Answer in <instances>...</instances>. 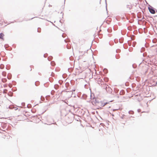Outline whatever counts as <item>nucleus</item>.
Instances as JSON below:
<instances>
[{
    "label": "nucleus",
    "instance_id": "f257e3e1",
    "mask_svg": "<svg viewBox=\"0 0 157 157\" xmlns=\"http://www.w3.org/2000/svg\"><path fill=\"white\" fill-rule=\"evenodd\" d=\"M96 105L101 107H103L105 105L109 103L108 102H104V101H98L95 100Z\"/></svg>",
    "mask_w": 157,
    "mask_h": 157
},
{
    "label": "nucleus",
    "instance_id": "f03ea898",
    "mask_svg": "<svg viewBox=\"0 0 157 157\" xmlns=\"http://www.w3.org/2000/svg\"><path fill=\"white\" fill-rule=\"evenodd\" d=\"M148 9L149 12L152 14H154L155 13V11L154 10V8L152 6H150L148 7Z\"/></svg>",
    "mask_w": 157,
    "mask_h": 157
},
{
    "label": "nucleus",
    "instance_id": "7ed1b4c3",
    "mask_svg": "<svg viewBox=\"0 0 157 157\" xmlns=\"http://www.w3.org/2000/svg\"><path fill=\"white\" fill-rule=\"evenodd\" d=\"M106 91L109 93H112V90L109 86H107V89H106Z\"/></svg>",
    "mask_w": 157,
    "mask_h": 157
},
{
    "label": "nucleus",
    "instance_id": "20e7f679",
    "mask_svg": "<svg viewBox=\"0 0 157 157\" xmlns=\"http://www.w3.org/2000/svg\"><path fill=\"white\" fill-rule=\"evenodd\" d=\"M127 8H128L129 10H130L132 8V5L130 4L127 5L126 6Z\"/></svg>",
    "mask_w": 157,
    "mask_h": 157
},
{
    "label": "nucleus",
    "instance_id": "39448f33",
    "mask_svg": "<svg viewBox=\"0 0 157 157\" xmlns=\"http://www.w3.org/2000/svg\"><path fill=\"white\" fill-rule=\"evenodd\" d=\"M4 36V35L3 33H1L0 34V39H3V36Z\"/></svg>",
    "mask_w": 157,
    "mask_h": 157
},
{
    "label": "nucleus",
    "instance_id": "423d86ee",
    "mask_svg": "<svg viewBox=\"0 0 157 157\" xmlns=\"http://www.w3.org/2000/svg\"><path fill=\"white\" fill-rule=\"evenodd\" d=\"M51 65L52 66H54L55 65V63L54 61H52L51 63Z\"/></svg>",
    "mask_w": 157,
    "mask_h": 157
},
{
    "label": "nucleus",
    "instance_id": "0eeeda50",
    "mask_svg": "<svg viewBox=\"0 0 157 157\" xmlns=\"http://www.w3.org/2000/svg\"><path fill=\"white\" fill-rule=\"evenodd\" d=\"M157 42V40L156 39H154L152 40V42L154 43H155Z\"/></svg>",
    "mask_w": 157,
    "mask_h": 157
},
{
    "label": "nucleus",
    "instance_id": "6e6552de",
    "mask_svg": "<svg viewBox=\"0 0 157 157\" xmlns=\"http://www.w3.org/2000/svg\"><path fill=\"white\" fill-rule=\"evenodd\" d=\"M109 86L107 85H105V86H104L103 88L105 89L106 90L107 89V86Z\"/></svg>",
    "mask_w": 157,
    "mask_h": 157
},
{
    "label": "nucleus",
    "instance_id": "1a4fd4ad",
    "mask_svg": "<svg viewBox=\"0 0 157 157\" xmlns=\"http://www.w3.org/2000/svg\"><path fill=\"white\" fill-rule=\"evenodd\" d=\"M2 74L4 76H6V73L5 71H3L2 72Z\"/></svg>",
    "mask_w": 157,
    "mask_h": 157
},
{
    "label": "nucleus",
    "instance_id": "9d476101",
    "mask_svg": "<svg viewBox=\"0 0 157 157\" xmlns=\"http://www.w3.org/2000/svg\"><path fill=\"white\" fill-rule=\"evenodd\" d=\"M52 56H50L49 57H48V59L49 60V61H50L52 60Z\"/></svg>",
    "mask_w": 157,
    "mask_h": 157
},
{
    "label": "nucleus",
    "instance_id": "9b49d317",
    "mask_svg": "<svg viewBox=\"0 0 157 157\" xmlns=\"http://www.w3.org/2000/svg\"><path fill=\"white\" fill-rule=\"evenodd\" d=\"M145 50V48H144V47H142L141 49V50H140V52H144Z\"/></svg>",
    "mask_w": 157,
    "mask_h": 157
},
{
    "label": "nucleus",
    "instance_id": "f8f14e48",
    "mask_svg": "<svg viewBox=\"0 0 157 157\" xmlns=\"http://www.w3.org/2000/svg\"><path fill=\"white\" fill-rule=\"evenodd\" d=\"M133 112L131 110L128 111V113L130 114H133Z\"/></svg>",
    "mask_w": 157,
    "mask_h": 157
},
{
    "label": "nucleus",
    "instance_id": "ddd939ff",
    "mask_svg": "<svg viewBox=\"0 0 157 157\" xmlns=\"http://www.w3.org/2000/svg\"><path fill=\"white\" fill-rule=\"evenodd\" d=\"M39 82H35V85L36 86H38L39 85Z\"/></svg>",
    "mask_w": 157,
    "mask_h": 157
},
{
    "label": "nucleus",
    "instance_id": "4468645a",
    "mask_svg": "<svg viewBox=\"0 0 157 157\" xmlns=\"http://www.w3.org/2000/svg\"><path fill=\"white\" fill-rule=\"evenodd\" d=\"M2 81L3 82H5L6 81V78H4L2 79Z\"/></svg>",
    "mask_w": 157,
    "mask_h": 157
},
{
    "label": "nucleus",
    "instance_id": "2eb2a0df",
    "mask_svg": "<svg viewBox=\"0 0 157 157\" xmlns=\"http://www.w3.org/2000/svg\"><path fill=\"white\" fill-rule=\"evenodd\" d=\"M4 67V66L3 64H1L0 65V68L1 69H2Z\"/></svg>",
    "mask_w": 157,
    "mask_h": 157
},
{
    "label": "nucleus",
    "instance_id": "dca6fc26",
    "mask_svg": "<svg viewBox=\"0 0 157 157\" xmlns=\"http://www.w3.org/2000/svg\"><path fill=\"white\" fill-rule=\"evenodd\" d=\"M65 86H66V87L67 88L68 86L69 85V84L67 82L65 83Z\"/></svg>",
    "mask_w": 157,
    "mask_h": 157
},
{
    "label": "nucleus",
    "instance_id": "f3484780",
    "mask_svg": "<svg viewBox=\"0 0 157 157\" xmlns=\"http://www.w3.org/2000/svg\"><path fill=\"white\" fill-rule=\"evenodd\" d=\"M41 31V29L40 28H38L37 29V32L40 33Z\"/></svg>",
    "mask_w": 157,
    "mask_h": 157
},
{
    "label": "nucleus",
    "instance_id": "a211bd4d",
    "mask_svg": "<svg viewBox=\"0 0 157 157\" xmlns=\"http://www.w3.org/2000/svg\"><path fill=\"white\" fill-rule=\"evenodd\" d=\"M48 56V54H44V57H46Z\"/></svg>",
    "mask_w": 157,
    "mask_h": 157
},
{
    "label": "nucleus",
    "instance_id": "6ab92c4d",
    "mask_svg": "<svg viewBox=\"0 0 157 157\" xmlns=\"http://www.w3.org/2000/svg\"><path fill=\"white\" fill-rule=\"evenodd\" d=\"M54 75V73H53V72H52L51 75L52 76H53Z\"/></svg>",
    "mask_w": 157,
    "mask_h": 157
},
{
    "label": "nucleus",
    "instance_id": "aec40b11",
    "mask_svg": "<svg viewBox=\"0 0 157 157\" xmlns=\"http://www.w3.org/2000/svg\"><path fill=\"white\" fill-rule=\"evenodd\" d=\"M7 78H8V79H10L11 78L10 76L9 77L8 76H7Z\"/></svg>",
    "mask_w": 157,
    "mask_h": 157
},
{
    "label": "nucleus",
    "instance_id": "412c9836",
    "mask_svg": "<svg viewBox=\"0 0 157 157\" xmlns=\"http://www.w3.org/2000/svg\"><path fill=\"white\" fill-rule=\"evenodd\" d=\"M137 111L138 112H140V109H139L137 110Z\"/></svg>",
    "mask_w": 157,
    "mask_h": 157
},
{
    "label": "nucleus",
    "instance_id": "4be33fe9",
    "mask_svg": "<svg viewBox=\"0 0 157 157\" xmlns=\"http://www.w3.org/2000/svg\"><path fill=\"white\" fill-rule=\"evenodd\" d=\"M106 0H105V3H106V9H107V3H106Z\"/></svg>",
    "mask_w": 157,
    "mask_h": 157
},
{
    "label": "nucleus",
    "instance_id": "5701e85b",
    "mask_svg": "<svg viewBox=\"0 0 157 157\" xmlns=\"http://www.w3.org/2000/svg\"><path fill=\"white\" fill-rule=\"evenodd\" d=\"M30 105H27V107H28V108H29V107H30Z\"/></svg>",
    "mask_w": 157,
    "mask_h": 157
},
{
    "label": "nucleus",
    "instance_id": "b1692460",
    "mask_svg": "<svg viewBox=\"0 0 157 157\" xmlns=\"http://www.w3.org/2000/svg\"><path fill=\"white\" fill-rule=\"evenodd\" d=\"M117 110H118V109H113V111H114Z\"/></svg>",
    "mask_w": 157,
    "mask_h": 157
},
{
    "label": "nucleus",
    "instance_id": "393cba45",
    "mask_svg": "<svg viewBox=\"0 0 157 157\" xmlns=\"http://www.w3.org/2000/svg\"><path fill=\"white\" fill-rule=\"evenodd\" d=\"M49 80H50V81L51 82H52V81H51V80H50V78H49Z\"/></svg>",
    "mask_w": 157,
    "mask_h": 157
},
{
    "label": "nucleus",
    "instance_id": "a878e982",
    "mask_svg": "<svg viewBox=\"0 0 157 157\" xmlns=\"http://www.w3.org/2000/svg\"><path fill=\"white\" fill-rule=\"evenodd\" d=\"M63 35H62V36L63 37H63Z\"/></svg>",
    "mask_w": 157,
    "mask_h": 157
},
{
    "label": "nucleus",
    "instance_id": "bb28decb",
    "mask_svg": "<svg viewBox=\"0 0 157 157\" xmlns=\"http://www.w3.org/2000/svg\"><path fill=\"white\" fill-rule=\"evenodd\" d=\"M64 41H65L66 42V40H64Z\"/></svg>",
    "mask_w": 157,
    "mask_h": 157
},
{
    "label": "nucleus",
    "instance_id": "cd10ccee",
    "mask_svg": "<svg viewBox=\"0 0 157 157\" xmlns=\"http://www.w3.org/2000/svg\"><path fill=\"white\" fill-rule=\"evenodd\" d=\"M32 71V69H30V71Z\"/></svg>",
    "mask_w": 157,
    "mask_h": 157
},
{
    "label": "nucleus",
    "instance_id": "c85d7f7f",
    "mask_svg": "<svg viewBox=\"0 0 157 157\" xmlns=\"http://www.w3.org/2000/svg\"><path fill=\"white\" fill-rule=\"evenodd\" d=\"M52 91H51V94H52Z\"/></svg>",
    "mask_w": 157,
    "mask_h": 157
},
{
    "label": "nucleus",
    "instance_id": "c756f323",
    "mask_svg": "<svg viewBox=\"0 0 157 157\" xmlns=\"http://www.w3.org/2000/svg\"><path fill=\"white\" fill-rule=\"evenodd\" d=\"M116 58L117 59H118V58H117V57H116Z\"/></svg>",
    "mask_w": 157,
    "mask_h": 157
},
{
    "label": "nucleus",
    "instance_id": "7c9ffc66",
    "mask_svg": "<svg viewBox=\"0 0 157 157\" xmlns=\"http://www.w3.org/2000/svg\"><path fill=\"white\" fill-rule=\"evenodd\" d=\"M110 106H109V108H110Z\"/></svg>",
    "mask_w": 157,
    "mask_h": 157
},
{
    "label": "nucleus",
    "instance_id": "2f4dec72",
    "mask_svg": "<svg viewBox=\"0 0 157 157\" xmlns=\"http://www.w3.org/2000/svg\"><path fill=\"white\" fill-rule=\"evenodd\" d=\"M157 84V82L156 83V84Z\"/></svg>",
    "mask_w": 157,
    "mask_h": 157
},
{
    "label": "nucleus",
    "instance_id": "473e14b6",
    "mask_svg": "<svg viewBox=\"0 0 157 157\" xmlns=\"http://www.w3.org/2000/svg\"><path fill=\"white\" fill-rule=\"evenodd\" d=\"M1 60V58H0V60Z\"/></svg>",
    "mask_w": 157,
    "mask_h": 157
},
{
    "label": "nucleus",
    "instance_id": "72a5a7b5",
    "mask_svg": "<svg viewBox=\"0 0 157 157\" xmlns=\"http://www.w3.org/2000/svg\"><path fill=\"white\" fill-rule=\"evenodd\" d=\"M65 0H64V2H65Z\"/></svg>",
    "mask_w": 157,
    "mask_h": 157
}]
</instances>
